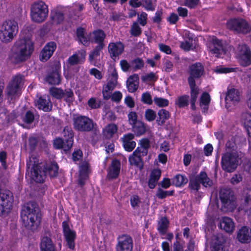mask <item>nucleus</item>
Listing matches in <instances>:
<instances>
[{
    "mask_svg": "<svg viewBox=\"0 0 251 251\" xmlns=\"http://www.w3.org/2000/svg\"><path fill=\"white\" fill-rule=\"evenodd\" d=\"M132 130L136 136H140L146 132L147 125L140 121L132 125Z\"/></svg>",
    "mask_w": 251,
    "mask_h": 251,
    "instance_id": "31",
    "label": "nucleus"
},
{
    "mask_svg": "<svg viewBox=\"0 0 251 251\" xmlns=\"http://www.w3.org/2000/svg\"><path fill=\"white\" fill-rule=\"evenodd\" d=\"M169 117L170 114L169 111H158L156 121L158 125H163L166 120L168 119Z\"/></svg>",
    "mask_w": 251,
    "mask_h": 251,
    "instance_id": "43",
    "label": "nucleus"
},
{
    "mask_svg": "<svg viewBox=\"0 0 251 251\" xmlns=\"http://www.w3.org/2000/svg\"><path fill=\"white\" fill-rule=\"evenodd\" d=\"M37 108L40 110H51L52 104L48 97H40L36 102Z\"/></svg>",
    "mask_w": 251,
    "mask_h": 251,
    "instance_id": "36",
    "label": "nucleus"
},
{
    "mask_svg": "<svg viewBox=\"0 0 251 251\" xmlns=\"http://www.w3.org/2000/svg\"><path fill=\"white\" fill-rule=\"evenodd\" d=\"M85 52L80 50L70 56L67 60L68 66H71L82 64L85 59Z\"/></svg>",
    "mask_w": 251,
    "mask_h": 251,
    "instance_id": "28",
    "label": "nucleus"
},
{
    "mask_svg": "<svg viewBox=\"0 0 251 251\" xmlns=\"http://www.w3.org/2000/svg\"><path fill=\"white\" fill-rule=\"evenodd\" d=\"M128 161L131 165L137 167L140 170L143 169L144 163L142 156L141 155H139V154H134V151L132 155L129 156Z\"/></svg>",
    "mask_w": 251,
    "mask_h": 251,
    "instance_id": "35",
    "label": "nucleus"
},
{
    "mask_svg": "<svg viewBox=\"0 0 251 251\" xmlns=\"http://www.w3.org/2000/svg\"><path fill=\"white\" fill-rule=\"evenodd\" d=\"M141 100L143 103L148 105H151L153 102L151 96L148 92L142 94Z\"/></svg>",
    "mask_w": 251,
    "mask_h": 251,
    "instance_id": "52",
    "label": "nucleus"
},
{
    "mask_svg": "<svg viewBox=\"0 0 251 251\" xmlns=\"http://www.w3.org/2000/svg\"><path fill=\"white\" fill-rule=\"evenodd\" d=\"M221 202V209L225 212L233 211L236 207V197L230 189L224 188L219 192Z\"/></svg>",
    "mask_w": 251,
    "mask_h": 251,
    "instance_id": "6",
    "label": "nucleus"
},
{
    "mask_svg": "<svg viewBox=\"0 0 251 251\" xmlns=\"http://www.w3.org/2000/svg\"><path fill=\"white\" fill-rule=\"evenodd\" d=\"M201 182L197 176L190 177L188 188L192 193L196 194L201 188Z\"/></svg>",
    "mask_w": 251,
    "mask_h": 251,
    "instance_id": "40",
    "label": "nucleus"
},
{
    "mask_svg": "<svg viewBox=\"0 0 251 251\" xmlns=\"http://www.w3.org/2000/svg\"><path fill=\"white\" fill-rule=\"evenodd\" d=\"M169 221L166 217H163L160 219L157 229L161 235L166 234L169 226Z\"/></svg>",
    "mask_w": 251,
    "mask_h": 251,
    "instance_id": "38",
    "label": "nucleus"
},
{
    "mask_svg": "<svg viewBox=\"0 0 251 251\" xmlns=\"http://www.w3.org/2000/svg\"><path fill=\"white\" fill-rule=\"evenodd\" d=\"M121 162L117 159L112 160L111 164L108 167L107 172V178L109 180L115 179L118 177L121 169Z\"/></svg>",
    "mask_w": 251,
    "mask_h": 251,
    "instance_id": "20",
    "label": "nucleus"
},
{
    "mask_svg": "<svg viewBox=\"0 0 251 251\" xmlns=\"http://www.w3.org/2000/svg\"><path fill=\"white\" fill-rule=\"evenodd\" d=\"M207 45L209 52L216 57H219L226 52L224 43L216 38H213L209 40Z\"/></svg>",
    "mask_w": 251,
    "mask_h": 251,
    "instance_id": "15",
    "label": "nucleus"
},
{
    "mask_svg": "<svg viewBox=\"0 0 251 251\" xmlns=\"http://www.w3.org/2000/svg\"><path fill=\"white\" fill-rule=\"evenodd\" d=\"M63 233L65 237L67 247L71 250H74L75 248V240L76 232L70 229L68 223L66 221L62 222Z\"/></svg>",
    "mask_w": 251,
    "mask_h": 251,
    "instance_id": "17",
    "label": "nucleus"
},
{
    "mask_svg": "<svg viewBox=\"0 0 251 251\" xmlns=\"http://www.w3.org/2000/svg\"><path fill=\"white\" fill-rule=\"evenodd\" d=\"M236 238L242 244H248L251 241V228L247 226H242L237 231Z\"/></svg>",
    "mask_w": 251,
    "mask_h": 251,
    "instance_id": "21",
    "label": "nucleus"
},
{
    "mask_svg": "<svg viewBox=\"0 0 251 251\" xmlns=\"http://www.w3.org/2000/svg\"><path fill=\"white\" fill-rule=\"evenodd\" d=\"M118 130V127L114 124H109L107 125L103 130V137L107 139L113 137L114 134L116 133Z\"/></svg>",
    "mask_w": 251,
    "mask_h": 251,
    "instance_id": "37",
    "label": "nucleus"
},
{
    "mask_svg": "<svg viewBox=\"0 0 251 251\" xmlns=\"http://www.w3.org/2000/svg\"><path fill=\"white\" fill-rule=\"evenodd\" d=\"M52 20L57 24L61 23L64 20V15L61 12L56 11L51 16Z\"/></svg>",
    "mask_w": 251,
    "mask_h": 251,
    "instance_id": "54",
    "label": "nucleus"
},
{
    "mask_svg": "<svg viewBox=\"0 0 251 251\" xmlns=\"http://www.w3.org/2000/svg\"><path fill=\"white\" fill-rule=\"evenodd\" d=\"M133 248V239L129 235L124 234L118 237L116 251H132Z\"/></svg>",
    "mask_w": 251,
    "mask_h": 251,
    "instance_id": "16",
    "label": "nucleus"
},
{
    "mask_svg": "<svg viewBox=\"0 0 251 251\" xmlns=\"http://www.w3.org/2000/svg\"><path fill=\"white\" fill-rule=\"evenodd\" d=\"M240 98L241 94L238 90L234 88L228 90L225 98L226 108H229L237 104L240 101Z\"/></svg>",
    "mask_w": 251,
    "mask_h": 251,
    "instance_id": "19",
    "label": "nucleus"
},
{
    "mask_svg": "<svg viewBox=\"0 0 251 251\" xmlns=\"http://www.w3.org/2000/svg\"><path fill=\"white\" fill-rule=\"evenodd\" d=\"M226 147L227 150L226 152L236 151L237 149L236 144L233 139L228 140L226 144Z\"/></svg>",
    "mask_w": 251,
    "mask_h": 251,
    "instance_id": "53",
    "label": "nucleus"
},
{
    "mask_svg": "<svg viewBox=\"0 0 251 251\" xmlns=\"http://www.w3.org/2000/svg\"><path fill=\"white\" fill-rule=\"evenodd\" d=\"M105 34L101 29L95 30V56L100 54V51L105 46L104 40Z\"/></svg>",
    "mask_w": 251,
    "mask_h": 251,
    "instance_id": "26",
    "label": "nucleus"
},
{
    "mask_svg": "<svg viewBox=\"0 0 251 251\" xmlns=\"http://www.w3.org/2000/svg\"><path fill=\"white\" fill-rule=\"evenodd\" d=\"M7 153L5 151H0V162L4 169H6L7 165L6 164Z\"/></svg>",
    "mask_w": 251,
    "mask_h": 251,
    "instance_id": "57",
    "label": "nucleus"
},
{
    "mask_svg": "<svg viewBox=\"0 0 251 251\" xmlns=\"http://www.w3.org/2000/svg\"><path fill=\"white\" fill-rule=\"evenodd\" d=\"M48 5L42 0L33 2L30 7V16L32 22L36 23L44 22L48 17Z\"/></svg>",
    "mask_w": 251,
    "mask_h": 251,
    "instance_id": "5",
    "label": "nucleus"
},
{
    "mask_svg": "<svg viewBox=\"0 0 251 251\" xmlns=\"http://www.w3.org/2000/svg\"><path fill=\"white\" fill-rule=\"evenodd\" d=\"M148 15L145 12H141L138 14V21L140 24L142 26H145L147 24Z\"/></svg>",
    "mask_w": 251,
    "mask_h": 251,
    "instance_id": "58",
    "label": "nucleus"
},
{
    "mask_svg": "<svg viewBox=\"0 0 251 251\" xmlns=\"http://www.w3.org/2000/svg\"><path fill=\"white\" fill-rule=\"evenodd\" d=\"M98 67L100 69V71L95 69V78L101 79L104 74V71L103 69V64L102 62L100 63V66H98Z\"/></svg>",
    "mask_w": 251,
    "mask_h": 251,
    "instance_id": "61",
    "label": "nucleus"
},
{
    "mask_svg": "<svg viewBox=\"0 0 251 251\" xmlns=\"http://www.w3.org/2000/svg\"><path fill=\"white\" fill-rule=\"evenodd\" d=\"M139 85V77L136 74L129 76L126 81V87L130 93L135 92L138 89Z\"/></svg>",
    "mask_w": 251,
    "mask_h": 251,
    "instance_id": "29",
    "label": "nucleus"
},
{
    "mask_svg": "<svg viewBox=\"0 0 251 251\" xmlns=\"http://www.w3.org/2000/svg\"><path fill=\"white\" fill-rule=\"evenodd\" d=\"M18 24L14 20H7L0 25V39L2 42H11L18 32Z\"/></svg>",
    "mask_w": 251,
    "mask_h": 251,
    "instance_id": "7",
    "label": "nucleus"
},
{
    "mask_svg": "<svg viewBox=\"0 0 251 251\" xmlns=\"http://www.w3.org/2000/svg\"><path fill=\"white\" fill-rule=\"evenodd\" d=\"M204 69L202 65L200 63H195L189 67L190 76L188 80L190 81L191 79L195 81V79L199 78L203 74Z\"/></svg>",
    "mask_w": 251,
    "mask_h": 251,
    "instance_id": "27",
    "label": "nucleus"
},
{
    "mask_svg": "<svg viewBox=\"0 0 251 251\" xmlns=\"http://www.w3.org/2000/svg\"><path fill=\"white\" fill-rule=\"evenodd\" d=\"M142 29L137 22H134L131 26L130 33L134 36H138L141 34Z\"/></svg>",
    "mask_w": 251,
    "mask_h": 251,
    "instance_id": "51",
    "label": "nucleus"
},
{
    "mask_svg": "<svg viewBox=\"0 0 251 251\" xmlns=\"http://www.w3.org/2000/svg\"><path fill=\"white\" fill-rule=\"evenodd\" d=\"M157 79V76L153 72H151L149 74H145L141 77V80L144 82L155 81Z\"/></svg>",
    "mask_w": 251,
    "mask_h": 251,
    "instance_id": "49",
    "label": "nucleus"
},
{
    "mask_svg": "<svg viewBox=\"0 0 251 251\" xmlns=\"http://www.w3.org/2000/svg\"><path fill=\"white\" fill-rule=\"evenodd\" d=\"M219 227L227 233H232L235 227L234 223L230 218L224 217L220 223Z\"/></svg>",
    "mask_w": 251,
    "mask_h": 251,
    "instance_id": "30",
    "label": "nucleus"
},
{
    "mask_svg": "<svg viewBox=\"0 0 251 251\" xmlns=\"http://www.w3.org/2000/svg\"><path fill=\"white\" fill-rule=\"evenodd\" d=\"M131 66L134 71H137L144 67V62L142 59L137 58L131 61Z\"/></svg>",
    "mask_w": 251,
    "mask_h": 251,
    "instance_id": "45",
    "label": "nucleus"
},
{
    "mask_svg": "<svg viewBox=\"0 0 251 251\" xmlns=\"http://www.w3.org/2000/svg\"><path fill=\"white\" fill-rule=\"evenodd\" d=\"M118 74L115 69H112L110 72L108 82L103 86L102 94L104 99L110 98L111 92L117 85Z\"/></svg>",
    "mask_w": 251,
    "mask_h": 251,
    "instance_id": "14",
    "label": "nucleus"
},
{
    "mask_svg": "<svg viewBox=\"0 0 251 251\" xmlns=\"http://www.w3.org/2000/svg\"><path fill=\"white\" fill-rule=\"evenodd\" d=\"M153 101L154 104L159 107H166L169 103V100L167 99L157 97H155L153 98Z\"/></svg>",
    "mask_w": 251,
    "mask_h": 251,
    "instance_id": "48",
    "label": "nucleus"
},
{
    "mask_svg": "<svg viewBox=\"0 0 251 251\" xmlns=\"http://www.w3.org/2000/svg\"><path fill=\"white\" fill-rule=\"evenodd\" d=\"M12 59L15 63L23 62L27 59L33 50V45L29 38L20 39L15 44Z\"/></svg>",
    "mask_w": 251,
    "mask_h": 251,
    "instance_id": "3",
    "label": "nucleus"
},
{
    "mask_svg": "<svg viewBox=\"0 0 251 251\" xmlns=\"http://www.w3.org/2000/svg\"><path fill=\"white\" fill-rule=\"evenodd\" d=\"M211 98L209 94L206 92L203 93L199 100L200 108L207 110L209 108Z\"/></svg>",
    "mask_w": 251,
    "mask_h": 251,
    "instance_id": "41",
    "label": "nucleus"
},
{
    "mask_svg": "<svg viewBox=\"0 0 251 251\" xmlns=\"http://www.w3.org/2000/svg\"><path fill=\"white\" fill-rule=\"evenodd\" d=\"M196 176L198 179H199V181L203 187H211L213 185V180L208 177L205 171H201Z\"/></svg>",
    "mask_w": 251,
    "mask_h": 251,
    "instance_id": "34",
    "label": "nucleus"
},
{
    "mask_svg": "<svg viewBox=\"0 0 251 251\" xmlns=\"http://www.w3.org/2000/svg\"><path fill=\"white\" fill-rule=\"evenodd\" d=\"M175 190L165 191L159 188L156 192V196L159 199H164L168 196H173Z\"/></svg>",
    "mask_w": 251,
    "mask_h": 251,
    "instance_id": "44",
    "label": "nucleus"
},
{
    "mask_svg": "<svg viewBox=\"0 0 251 251\" xmlns=\"http://www.w3.org/2000/svg\"><path fill=\"white\" fill-rule=\"evenodd\" d=\"M74 128L80 132L90 131L94 127L92 121L89 118L80 116L74 119Z\"/></svg>",
    "mask_w": 251,
    "mask_h": 251,
    "instance_id": "13",
    "label": "nucleus"
},
{
    "mask_svg": "<svg viewBox=\"0 0 251 251\" xmlns=\"http://www.w3.org/2000/svg\"><path fill=\"white\" fill-rule=\"evenodd\" d=\"M239 155L237 151L226 152L221 158V167L225 172L231 173L237 168Z\"/></svg>",
    "mask_w": 251,
    "mask_h": 251,
    "instance_id": "8",
    "label": "nucleus"
},
{
    "mask_svg": "<svg viewBox=\"0 0 251 251\" xmlns=\"http://www.w3.org/2000/svg\"><path fill=\"white\" fill-rule=\"evenodd\" d=\"M89 170L90 165L87 161H83L79 166L78 184L81 187L85 185V181L88 178Z\"/></svg>",
    "mask_w": 251,
    "mask_h": 251,
    "instance_id": "23",
    "label": "nucleus"
},
{
    "mask_svg": "<svg viewBox=\"0 0 251 251\" xmlns=\"http://www.w3.org/2000/svg\"><path fill=\"white\" fill-rule=\"evenodd\" d=\"M24 81L25 76L22 75L18 74L12 77L7 87V94L11 99L19 95Z\"/></svg>",
    "mask_w": 251,
    "mask_h": 251,
    "instance_id": "10",
    "label": "nucleus"
},
{
    "mask_svg": "<svg viewBox=\"0 0 251 251\" xmlns=\"http://www.w3.org/2000/svg\"><path fill=\"white\" fill-rule=\"evenodd\" d=\"M143 7L147 11H153L155 9V6L152 3L151 0H144Z\"/></svg>",
    "mask_w": 251,
    "mask_h": 251,
    "instance_id": "63",
    "label": "nucleus"
},
{
    "mask_svg": "<svg viewBox=\"0 0 251 251\" xmlns=\"http://www.w3.org/2000/svg\"><path fill=\"white\" fill-rule=\"evenodd\" d=\"M128 118L129 124L131 125L140 121L137 120V115L135 111H131L128 115Z\"/></svg>",
    "mask_w": 251,
    "mask_h": 251,
    "instance_id": "62",
    "label": "nucleus"
},
{
    "mask_svg": "<svg viewBox=\"0 0 251 251\" xmlns=\"http://www.w3.org/2000/svg\"><path fill=\"white\" fill-rule=\"evenodd\" d=\"M51 233L50 230L45 231L40 239V251H57L51 238Z\"/></svg>",
    "mask_w": 251,
    "mask_h": 251,
    "instance_id": "18",
    "label": "nucleus"
},
{
    "mask_svg": "<svg viewBox=\"0 0 251 251\" xmlns=\"http://www.w3.org/2000/svg\"><path fill=\"white\" fill-rule=\"evenodd\" d=\"M189 96L184 95L179 97L176 100L175 103L179 108H183L188 104Z\"/></svg>",
    "mask_w": 251,
    "mask_h": 251,
    "instance_id": "47",
    "label": "nucleus"
},
{
    "mask_svg": "<svg viewBox=\"0 0 251 251\" xmlns=\"http://www.w3.org/2000/svg\"><path fill=\"white\" fill-rule=\"evenodd\" d=\"M35 119V116L34 114L31 112V111H27L25 113V118H24V122L27 124H31Z\"/></svg>",
    "mask_w": 251,
    "mask_h": 251,
    "instance_id": "56",
    "label": "nucleus"
},
{
    "mask_svg": "<svg viewBox=\"0 0 251 251\" xmlns=\"http://www.w3.org/2000/svg\"><path fill=\"white\" fill-rule=\"evenodd\" d=\"M124 45L121 42L109 43L108 50L110 57L114 60L118 58L124 52Z\"/></svg>",
    "mask_w": 251,
    "mask_h": 251,
    "instance_id": "22",
    "label": "nucleus"
},
{
    "mask_svg": "<svg viewBox=\"0 0 251 251\" xmlns=\"http://www.w3.org/2000/svg\"><path fill=\"white\" fill-rule=\"evenodd\" d=\"M82 157L83 153L80 149L75 151L72 153V159L75 162L81 160Z\"/></svg>",
    "mask_w": 251,
    "mask_h": 251,
    "instance_id": "59",
    "label": "nucleus"
},
{
    "mask_svg": "<svg viewBox=\"0 0 251 251\" xmlns=\"http://www.w3.org/2000/svg\"><path fill=\"white\" fill-rule=\"evenodd\" d=\"M38 144V140L35 137H30L28 139V145L30 150L33 151L35 150Z\"/></svg>",
    "mask_w": 251,
    "mask_h": 251,
    "instance_id": "60",
    "label": "nucleus"
},
{
    "mask_svg": "<svg viewBox=\"0 0 251 251\" xmlns=\"http://www.w3.org/2000/svg\"><path fill=\"white\" fill-rule=\"evenodd\" d=\"M226 26L230 30L243 34H247L251 30L250 25L242 19H231L227 21Z\"/></svg>",
    "mask_w": 251,
    "mask_h": 251,
    "instance_id": "11",
    "label": "nucleus"
},
{
    "mask_svg": "<svg viewBox=\"0 0 251 251\" xmlns=\"http://www.w3.org/2000/svg\"><path fill=\"white\" fill-rule=\"evenodd\" d=\"M236 54L241 65L246 67L251 64V51L246 45H239L236 50Z\"/></svg>",
    "mask_w": 251,
    "mask_h": 251,
    "instance_id": "12",
    "label": "nucleus"
},
{
    "mask_svg": "<svg viewBox=\"0 0 251 251\" xmlns=\"http://www.w3.org/2000/svg\"><path fill=\"white\" fill-rule=\"evenodd\" d=\"M134 138V134L131 133L125 134L121 138L123 146L126 151L130 152L135 148L136 143L133 141Z\"/></svg>",
    "mask_w": 251,
    "mask_h": 251,
    "instance_id": "25",
    "label": "nucleus"
},
{
    "mask_svg": "<svg viewBox=\"0 0 251 251\" xmlns=\"http://www.w3.org/2000/svg\"><path fill=\"white\" fill-rule=\"evenodd\" d=\"M14 196L12 192L5 189L0 191V217L7 215L13 208Z\"/></svg>",
    "mask_w": 251,
    "mask_h": 251,
    "instance_id": "9",
    "label": "nucleus"
},
{
    "mask_svg": "<svg viewBox=\"0 0 251 251\" xmlns=\"http://www.w3.org/2000/svg\"><path fill=\"white\" fill-rule=\"evenodd\" d=\"M56 48V43L50 42L46 44L41 51L40 60L42 62L47 61L52 55Z\"/></svg>",
    "mask_w": 251,
    "mask_h": 251,
    "instance_id": "24",
    "label": "nucleus"
},
{
    "mask_svg": "<svg viewBox=\"0 0 251 251\" xmlns=\"http://www.w3.org/2000/svg\"><path fill=\"white\" fill-rule=\"evenodd\" d=\"M21 217L24 226L27 229L34 231L40 225L42 215L36 203L29 201L22 207Z\"/></svg>",
    "mask_w": 251,
    "mask_h": 251,
    "instance_id": "1",
    "label": "nucleus"
},
{
    "mask_svg": "<svg viewBox=\"0 0 251 251\" xmlns=\"http://www.w3.org/2000/svg\"><path fill=\"white\" fill-rule=\"evenodd\" d=\"M190 89H191V108L195 109V103L197 100V95L199 93V89L196 87L195 81H193L191 79L188 81Z\"/></svg>",
    "mask_w": 251,
    "mask_h": 251,
    "instance_id": "39",
    "label": "nucleus"
},
{
    "mask_svg": "<svg viewBox=\"0 0 251 251\" xmlns=\"http://www.w3.org/2000/svg\"><path fill=\"white\" fill-rule=\"evenodd\" d=\"M50 94L55 98L61 99L63 97V90L57 88L51 87L50 89Z\"/></svg>",
    "mask_w": 251,
    "mask_h": 251,
    "instance_id": "46",
    "label": "nucleus"
},
{
    "mask_svg": "<svg viewBox=\"0 0 251 251\" xmlns=\"http://www.w3.org/2000/svg\"><path fill=\"white\" fill-rule=\"evenodd\" d=\"M63 97L65 100L68 102H72L74 99V93L73 91L68 88L63 90Z\"/></svg>",
    "mask_w": 251,
    "mask_h": 251,
    "instance_id": "50",
    "label": "nucleus"
},
{
    "mask_svg": "<svg viewBox=\"0 0 251 251\" xmlns=\"http://www.w3.org/2000/svg\"><path fill=\"white\" fill-rule=\"evenodd\" d=\"M211 251H225L224 246L222 243L216 242L212 247Z\"/></svg>",
    "mask_w": 251,
    "mask_h": 251,
    "instance_id": "64",
    "label": "nucleus"
},
{
    "mask_svg": "<svg viewBox=\"0 0 251 251\" xmlns=\"http://www.w3.org/2000/svg\"><path fill=\"white\" fill-rule=\"evenodd\" d=\"M244 205L245 207V211H247L249 208V206H251V190H250L247 192L244 197Z\"/></svg>",
    "mask_w": 251,
    "mask_h": 251,
    "instance_id": "55",
    "label": "nucleus"
},
{
    "mask_svg": "<svg viewBox=\"0 0 251 251\" xmlns=\"http://www.w3.org/2000/svg\"><path fill=\"white\" fill-rule=\"evenodd\" d=\"M63 138L58 137L54 140L53 146L56 149H62L67 153L74 144V132L70 126L64 127L62 132Z\"/></svg>",
    "mask_w": 251,
    "mask_h": 251,
    "instance_id": "4",
    "label": "nucleus"
},
{
    "mask_svg": "<svg viewBox=\"0 0 251 251\" xmlns=\"http://www.w3.org/2000/svg\"><path fill=\"white\" fill-rule=\"evenodd\" d=\"M76 34L79 41L85 46L89 43V39L85 35V30L83 28L79 27L76 30Z\"/></svg>",
    "mask_w": 251,
    "mask_h": 251,
    "instance_id": "42",
    "label": "nucleus"
},
{
    "mask_svg": "<svg viewBox=\"0 0 251 251\" xmlns=\"http://www.w3.org/2000/svg\"><path fill=\"white\" fill-rule=\"evenodd\" d=\"M188 181L187 177L184 175L176 174L172 178V184L176 187H181L186 185Z\"/></svg>",
    "mask_w": 251,
    "mask_h": 251,
    "instance_id": "32",
    "label": "nucleus"
},
{
    "mask_svg": "<svg viewBox=\"0 0 251 251\" xmlns=\"http://www.w3.org/2000/svg\"><path fill=\"white\" fill-rule=\"evenodd\" d=\"M30 177L37 183H43L44 181L45 176L48 174L50 177L54 178L58 175L59 166L55 161L47 162L44 165L43 168L39 163L31 164L30 162L26 163V172L30 169Z\"/></svg>",
    "mask_w": 251,
    "mask_h": 251,
    "instance_id": "2",
    "label": "nucleus"
},
{
    "mask_svg": "<svg viewBox=\"0 0 251 251\" xmlns=\"http://www.w3.org/2000/svg\"><path fill=\"white\" fill-rule=\"evenodd\" d=\"M46 79L47 82L51 85H58L61 81L60 74L56 69L49 73Z\"/></svg>",
    "mask_w": 251,
    "mask_h": 251,
    "instance_id": "33",
    "label": "nucleus"
}]
</instances>
